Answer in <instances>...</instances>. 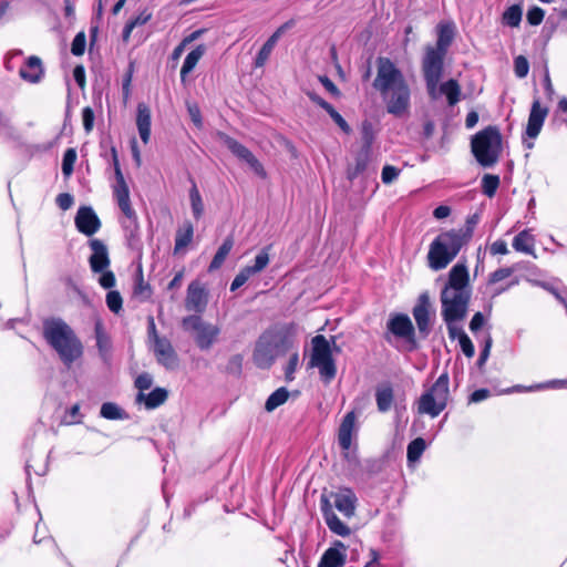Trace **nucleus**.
<instances>
[{"instance_id": "obj_22", "label": "nucleus", "mask_w": 567, "mask_h": 567, "mask_svg": "<svg viewBox=\"0 0 567 567\" xmlns=\"http://www.w3.org/2000/svg\"><path fill=\"white\" fill-rule=\"evenodd\" d=\"M444 288L471 289L470 274L465 261H458L449 271V278Z\"/></svg>"}, {"instance_id": "obj_47", "label": "nucleus", "mask_w": 567, "mask_h": 567, "mask_svg": "<svg viewBox=\"0 0 567 567\" xmlns=\"http://www.w3.org/2000/svg\"><path fill=\"white\" fill-rule=\"evenodd\" d=\"M76 161V152L74 148H68L62 158V174L70 177L73 173L74 163Z\"/></svg>"}, {"instance_id": "obj_48", "label": "nucleus", "mask_w": 567, "mask_h": 567, "mask_svg": "<svg viewBox=\"0 0 567 567\" xmlns=\"http://www.w3.org/2000/svg\"><path fill=\"white\" fill-rule=\"evenodd\" d=\"M361 137L363 141V145L361 148H367L371 151L372 143L374 141V131L373 125L369 121H364L361 126Z\"/></svg>"}, {"instance_id": "obj_54", "label": "nucleus", "mask_w": 567, "mask_h": 567, "mask_svg": "<svg viewBox=\"0 0 567 567\" xmlns=\"http://www.w3.org/2000/svg\"><path fill=\"white\" fill-rule=\"evenodd\" d=\"M514 270L512 267L498 268L489 275L488 284L493 285L511 277Z\"/></svg>"}, {"instance_id": "obj_51", "label": "nucleus", "mask_w": 567, "mask_h": 567, "mask_svg": "<svg viewBox=\"0 0 567 567\" xmlns=\"http://www.w3.org/2000/svg\"><path fill=\"white\" fill-rule=\"evenodd\" d=\"M86 38L83 31L79 32L71 44V52L75 56L83 55L85 51Z\"/></svg>"}, {"instance_id": "obj_1", "label": "nucleus", "mask_w": 567, "mask_h": 567, "mask_svg": "<svg viewBox=\"0 0 567 567\" xmlns=\"http://www.w3.org/2000/svg\"><path fill=\"white\" fill-rule=\"evenodd\" d=\"M373 87L381 94L389 114L403 117L411 104L410 86L399 68L389 59H377V76Z\"/></svg>"}, {"instance_id": "obj_21", "label": "nucleus", "mask_w": 567, "mask_h": 567, "mask_svg": "<svg viewBox=\"0 0 567 567\" xmlns=\"http://www.w3.org/2000/svg\"><path fill=\"white\" fill-rule=\"evenodd\" d=\"M347 547L340 542L336 540L321 556L318 567H343L347 561Z\"/></svg>"}, {"instance_id": "obj_14", "label": "nucleus", "mask_w": 567, "mask_h": 567, "mask_svg": "<svg viewBox=\"0 0 567 567\" xmlns=\"http://www.w3.org/2000/svg\"><path fill=\"white\" fill-rule=\"evenodd\" d=\"M152 330L154 331V353L159 364L168 370H174L178 365V357L172 343L166 338H159L155 333V326L152 321Z\"/></svg>"}, {"instance_id": "obj_37", "label": "nucleus", "mask_w": 567, "mask_h": 567, "mask_svg": "<svg viewBox=\"0 0 567 567\" xmlns=\"http://www.w3.org/2000/svg\"><path fill=\"white\" fill-rule=\"evenodd\" d=\"M375 400L378 410L380 412H386L390 410L393 402V390L391 386L378 388L375 392Z\"/></svg>"}, {"instance_id": "obj_20", "label": "nucleus", "mask_w": 567, "mask_h": 567, "mask_svg": "<svg viewBox=\"0 0 567 567\" xmlns=\"http://www.w3.org/2000/svg\"><path fill=\"white\" fill-rule=\"evenodd\" d=\"M92 255L89 258L91 270L95 274L102 272L110 267V258L105 244L100 239L90 240Z\"/></svg>"}, {"instance_id": "obj_46", "label": "nucleus", "mask_w": 567, "mask_h": 567, "mask_svg": "<svg viewBox=\"0 0 567 567\" xmlns=\"http://www.w3.org/2000/svg\"><path fill=\"white\" fill-rule=\"evenodd\" d=\"M503 21L506 25L512 28L518 27L522 21V9L519 6L514 4L507 8L503 13Z\"/></svg>"}, {"instance_id": "obj_35", "label": "nucleus", "mask_w": 567, "mask_h": 567, "mask_svg": "<svg viewBox=\"0 0 567 567\" xmlns=\"http://www.w3.org/2000/svg\"><path fill=\"white\" fill-rule=\"evenodd\" d=\"M233 246H234L233 237L228 236L227 238H225L224 243L221 244V246L218 248L217 252L215 254V256L208 267V271H215L221 267V265L224 264L228 254L233 249Z\"/></svg>"}, {"instance_id": "obj_57", "label": "nucleus", "mask_w": 567, "mask_h": 567, "mask_svg": "<svg viewBox=\"0 0 567 567\" xmlns=\"http://www.w3.org/2000/svg\"><path fill=\"white\" fill-rule=\"evenodd\" d=\"M251 169L252 172L258 175L261 178H265L267 176L266 171L262 166V164L257 159V157L251 153L249 157L245 158L244 161Z\"/></svg>"}, {"instance_id": "obj_33", "label": "nucleus", "mask_w": 567, "mask_h": 567, "mask_svg": "<svg viewBox=\"0 0 567 567\" xmlns=\"http://www.w3.org/2000/svg\"><path fill=\"white\" fill-rule=\"evenodd\" d=\"M444 94L451 106L455 105L460 101L461 87L456 80L451 79L440 86L437 85V96Z\"/></svg>"}, {"instance_id": "obj_60", "label": "nucleus", "mask_w": 567, "mask_h": 567, "mask_svg": "<svg viewBox=\"0 0 567 567\" xmlns=\"http://www.w3.org/2000/svg\"><path fill=\"white\" fill-rule=\"evenodd\" d=\"M545 11L539 7H534L527 12V21L532 25H538L543 22Z\"/></svg>"}, {"instance_id": "obj_24", "label": "nucleus", "mask_w": 567, "mask_h": 567, "mask_svg": "<svg viewBox=\"0 0 567 567\" xmlns=\"http://www.w3.org/2000/svg\"><path fill=\"white\" fill-rule=\"evenodd\" d=\"M436 34L437 40L433 49L447 53L455 38V24L453 22H440L436 27Z\"/></svg>"}, {"instance_id": "obj_28", "label": "nucleus", "mask_w": 567, "mask_h": 567, "mask_svg": "<svg viewBox=\"0 0 567 567\" xmlns=\"http://www.w3.org/2000/svg\"><path fill=\"white\" fill-rule=\"evenodd\" d=\"M205 52L206 47L204 44H199L186 55L181 69L182 83L186 82L187 75L195 69L198 61L204 56Z\"/></svg>"}, {"instance_id": "obj_56", "label": "nucleus", "mask_w": 567, "mask_h": 567, "mask_svg": "<svg viewBox=\"0 0 567 567\" xmlns=\"http://www.w3.org/2000/svg\"><path fill=\"white\" fill-rule=\"evenodd\" d=\"M400 172L401 171L399 168H396L395 166L385 165L382 168L381 179L384 184H391L399 177Z\"/></svg>"}, {"instance_id": "obj_3", "label": "nucleus", "mask_w": 567, "mask_h": 567, "mask_svg": "<svg viewBox=\"0 0 567 567\" xmlns=\"http://www.w3.org/2000/svg\"><path fill=\"white\" fill-rule=\"evenodd\" d=\"M292 347V341L280 329L264 331L255 342L252 362L262 370H268L275 363L277 357L286 353Z\"/></svg>"}, {"instance_id": "obj_6", "label": "nucleus", "mask_w": 567, "mask_h": 567, "mask_svg": "<svg viewBox=\"0 0 567 567\" xmlns=\"http://www.w3.org/2000/svg\"><path fill=\"white\" fill-rule=\"evenodd\" d=\"M450 400V378L442 373L417 400V413L436 417L446 408Z\"/></svg>"}, {"instance_id": "obj_13", "label": "nucleus", "mask_w": 567, "mask_h": 567, "mask_svg": "<svg viewBox=\"0 0 567 567\" xmlns=\"http://www.w3.org/2000/svg\"><path fill=\"white\" fill-rule=\"evenodd\" d=\"M270 246L262 248L256 256L254 265L244 267L234 278L230 290L235 291L245 285L249 278L261 272L269 264Z\"/></svg>"}, {"instance_id": "obj_15", "label": "nucleus", "mask_w": 567, "mask_h": 567, "mask_svg": "<svg viewBox=\"0 0 567 567\" xmlns=\"http://www.w3.org/2000/svg\"><path fill=\"white\" fill-rule=\"evenodd\" d=\"M330 497L333 499L334 507L347 518L354 516L358 498L354 492L348 487H341L332 492Z\"/></svg>"}, {"instance_id": "obj_18", "label": "nucleus", "mask_w": 567, "mask_h": 567, "mask_svg": "<svg viewBox=\"0 0 567 567\" xmlns=\"http://www.w3.org/2000/svg\"><path fill=\"white\" fill-rule=\"evenodd\" d=\"M207 306V292L204 286L195 280L188 285L185 307L189 311L203 312Z\"/></svg>"}, {"instance_id": "obj_11", "label": "nucleus", "mask_w": 567, "mask_h": 567, "mask_svg": "<svg viewBox=\"0 0 567 567\" xmlns=\"http://www.w3.org/2000/svg\"><path fill=\"white\" fill-rule=\"evenodd\" d=\"M391 336L404 340L409 344V350L417 348L415 329L410 317L405 313H392L390 316L384 339L391 342Z\"/></svg>"}, {"instance_id": "obj_44", "label": "nucleus", "mask_w": 567, "mask_h": 567, "mask_svg": "<svg viewBox=\"0 0 567 567\" xmlns=\"http://www.w3.org/2000/svg\"><path fill=\"white\" fill-rule=\"evenodd\" d=\"M499 186V177L497 175L485 174L482 178V192L492 198Z\"/></svg>"}, {"instance_id": "obj_43", "label": "nucleus", "mask_w": 567, "mask_h": 567, "mask_svg": "<svg viewBox=\"0 0 567 567\" xmlns=\"http://www.w3.org/2000/svg\"><path fill=\"white\" fill-rule=\"evenodd\" d=\"M19 75L29 83H35V55H30L19 69Z\"/></svg>"}, {"instance_id": "obj_19", "label": "nucleus", "mask_w": 567, "mask_h": 567, "mask_svg": "<svg viewBox=\"0 0 567 567\" xmlns=\"http://www.w3.org/2000/svg\"><path fill=\"white\" fill-rule=\"evenodd\" d=\"M321 512L327 526L332 533L342 537H347L351 534L350 527L340 520V518L333 512L329 498L323 495L321 496Z\"/></svg>"}, {"instance_id": "obj_50", "label": "nucleus", "mask_w": 567, "mask_h": 567, "mask_svg": "<svg viewBox=\"0 0 567 567\" xmlns=\"http://www.w3.org/2000/svg\"><path fill=\"white\" fill-rule=\"evenodd\" d=\"M111 158H112V164L114 167V174H115V178H116L115 186L127 185L124 179L123 173L121 171V166H120V162H118V157H117V151H116L115 146H111Z\"/></svg>"}, {"instance_id": "obj_32", "label": "nucleus", "mask_w": 567, "mask_h": 567, "mask_svg": "<svg viewBox=\"0 0 567 567\" xmlns=\"http://www.w3.org/2000/svg\"><path fill=\"white\" fill-rule=\"evenodd\" d=\"M371 151L367 148H361L360 152L355 156L354 164L348 168V178L350 181L357 178L360 174L364 173L368 168V164L370 162Z\"/></svg>"}, {"instance_id": "obj_59", "label": "nucleus", "mask_w": 567, "mask_h": 567, "mask_svg": "<svg viewBox=\"0 0 567 567\" xmlns=\"http://www.w3.org/2000/svg\"><path fill=\"white\" fill-rule=\"evenodd\" d=\"M330 116L331 118L334 121V123L344 132V133H350L351 132V128L349 126V124L346 122V120L341 116L340 113H338L336 111V109L330 105V107L326 111Z\"/></svg>"}, {"instance_id": "obj_34", "label": "nucleus", "mask_w": 567, "mask_h": 567, "mask_svg": "<svg viewBox=\"0 0 567 567\" xmlns=\"http://www.w3.org/2000/svg\"><path fill=\"white\" fill-rule=\"evenodd\" d=\"M223 144L240 161L249 157L251 152L241 143L225 133H219Z\"/></svg>"}, {"instance_id": "obj_62", "label": "nucleus", "mask_w": 567, "mask_h": 567, "mask_svg": "<svg viewBox=\"0 0 567 567\" xmlns=\"http://www.w3.org/2000/svg\"><path fill=\"white\" fill-rule=\"evenodd\" d=\"M55 203L62 210H68L73 206L74 198L69 193H61L56 196Z\"/></svg>"}, {"instance_id": "obj_9", "label": "nucleus", "mask_w": 567, "mask_h": 567, "mask_svg": "<svg viewBox=\"0 0 567 567\" xmlns=\"http://www.w3.org/2000/svg\"><path fill=\"white\" fill-rule=\"evenodd\" d=\"M445 55V52L433 49L432 45L425 47L422 59V73L427 93L433 100L437 99V85L443 74Z\"/></svg>"}, {"instance_id": "obj_26", "label": "nucleus", "mask_w": 567, "mask_h": 567, "mask_svg": "<svg viewBox=\"0 0 567 567\" xmlns=\"http://www.w3.org/2000/svg\"><path fill=\"white\" fill-rule=\"evenodd\" d=\"M136 126L144 144H147L151 137V110L145 103L137 104Z\"/></svg>"}, {"instance_id": "obj_45", "label": "nucleus", "mask_w": 567, "mask_h": 567, "mask_svg": "<svg viewBox=\"0 0 567 567\" xmlns=\"http://www.w3.org/2000/svg\"><path fill=\"white\" fill-rule=\"evenodd\" d=\"M133 293L135 297L140 298L141 301H145L152 296L151 286L144 281L142 271H140L138 276L136 277Z\"/></svg>"}, {"instance_id": "obj_38", "label": "nucleus", "mask_w": 567, "mask_h": 567, "mask_svg": "<svg viewBox=\"0 0 567 567\" xmlns=\"http://www.w3.org/2000/svg\"><path fill=\"white\" fill-rule=\"evenodd\" d=\"M513 247L517 251L532 254L534 250V239L527 230H523L515 236Z\"/></svg>"}, {"instance_id": "obj_29", "label": "nucleus", "mask_w": 567, "mask_h": 567, "mask_svg": "<svg viewBox=\"0 0 567 567\" xmlns=\"http://www.w3.org/2000/svg\"><path fill=\"white\" fill-rule=\"evenodd\" d=\"M167 391L163 388H156L148 394L140 392L136 396L137 402H144L145 408L148 410L156 409L162 405L167 399Z\"/></svg>"}, {"instance_id": "obj_4", "label": "nucleus", "mask_w": 567, "mask_h": 567, "mask_svg": "<svg viewBox=\"0 0 567 567\" xmlns=\"http://www.w3.org/2000/svg\"><path fill=\"white\" fill-rule=\"evenodd\" d=\"M464 246L456 233L452 230L441 233L430 245L427 266L434 271L446 268Z\"/></svg>"}, {"instance_id": "obj_8", "label": "nucleus", "mask_w": 567, "mask_h": 567, "mask_svg": "<svg viewBox=\"0 0 567 567\" xmlns=\"http://www.w3.org/2000/svg\"><path fill=\"white\" fill-rule=\"evenodd\" d=\"M471 295V289H442V317L446 323L456 322L466 317Z\"/></svg>"}, {"instance_id": "obj_39", "label": "nucleus", "mask_w": 567, "mask_h": 567, "mask_svg": "<svg viewBox=\"0 0 567 567\" xmlns=\"http://www.w3.org/2000/svg\"><path fill=\"white\" fill-rule=\"evenodd\" d=\"M425 447L426 443L422 437H416L413 441H411L406 449L408 462L410 464L417 462L421 458L423 452L425 451Z\"/></svg>"}, {"instance_id": "obj_17", "label": "nucleus", "mask_w": 567, "mask_h": 567, "mask_svg": "<svg viewBox=\"0 0 567 567\" xmlns=\"http://www.w3.org/2000/svg\"><path fill=\"white\" fill-rule=\"evenodd\" d=\"M412 313L415 319L419 333L421 334L422 338H426L432 329L430 301L426 295L420 296L419 302L413 308Z\"/></svg>"}, {"instance_id": "obj_64", "label": "nucleus", "mask_w": 567, "mask_h": 567, "mask_svg": "<svg viewBox=\"0 0 567 567\" xmlns=\"http://www.w3.org/2000/svg\"><path fill=\"white\" fill-rule=\"evenodd\" d=\"M153 384V378L150 373H142L135 380V386L143 392L144 390H148Z\"/></svg>"}, {"instance_id": "obj_27", "label": "nucleus", "mask_w": 567, "mask_h": 567, "mask_svg": "<svg viewBox=\"0 0 567 567\" xmlns=\"http://www.w3.org/2000/svg\"><path fill=\"white\" fill-rule=\"evenodd\" d=\"M0 137L16 146H20L25 142L24 135L13 127L2 113H0Z\"/></svg>"}, {"instance_id": "obj_31", "label": "nucleus", "mask_w": 567, "mask_h": 567, "mask_svg": "<svg viewBox=\"0 0 567 567\" xmlns=\"http://www.w3.org/2000/svg\"><path fill=\"white\" fill-rule=\"evenodd\" d=\"M194 227L190 221H185L176 231L174 254L185 249L193 240Z\"/></svg>"}, {"instance_id": "obj_36", "label": "nucleus", "mask_w": 567, "mask_h": 567, "mask_svg": "<svg viewBox=\"0 0 567 567\" xmlns=\"http://www.w3.org/2000/svg\"><path fill=\"white\" fill-rule=\"evenodd\" d=\"M480 219H481L480 214L474 213L473 215H470L466 218L464 227L458 228V229H451V230L456 233V235L458 237H461L463 243L466 245L473 237L474 229H475L476 225L480 223Z\"/></svg>"}, {"instance_id": "obj_55", "label": "nucleus", "mask_w": 567, "mask_h": 567, "mask_svg": "<svg viewBox=\"0 0 567 567\" xmlns=\"http://www.w3.org/2000/svg\"><path fill=\"white\" fill-rule=\"evenodd\" d=\"M299 365V354L298 352H293L288 361V364L285 369V377L287 381H292L295 379V372Z\"/></svg>"}, {"instance_id": "obj_63", "label": "nucleus", "mask_w": 567, "mask_h": 567, "mask_svg": "<svg viewBox=\"0 0 567 567\" xmlns=\"http://www.w3.org/2000/svg\"><path fill=\"white\" fill-rule=\"evenodd\" d=\"M101 276L99 278V284L105 288V289H111L112 287H114L115 285V276L114 274L107 269L103 270L102 272H100Z\"/></svg>"}, {"instance_id": "obj_12", "label": "nucleus", "mask_w": 567, "mask_h": 567, "mask_svg": "<svg viewBox=\"0 0 567 567\" xmlns=\"http://www.w3.org/2000/svg\"><path fill=\"white\" fill-rule=\"evenodd\" d=\"M182 326L185 330L195 333V341L202 350L209 349L219 334L217 326L204 322L198 316L184 318Z\"/></svg>"}, {"instance_id": "obj_5", "label": "nucleus", "mask_w": 567, "mask_h": 567, "mask_svg": "<svg viewBox=\"0 0 567 567\" xmlns=\"http://www.w3.org/2000/svg\"><path fill=\"white\" fill-rule=\"evenodd\" d=\"M472 153L483 167H492L502 154V134L496 126H487L476 133L471 143Z\"/></svg>"}, {"instance_id": "obj_30", "label": "nucleus", "mask_w": 567, "mask_h": 567, "mask_svg": "<svg viewBox=\"0 0 567 567\" xmlns=\"http://www.w3.org/2000/svg\"><path fill=\"white\" fill-rule=\"evenodd\" d=\"M94 333L99 353L104 361H107L112 346L111 339L109 334L105 332L103 323L101 321L95 322Z\"/></svg>"}, {"instance_id": "obj_7", "label": "nucleus", "mask_w": 567, "mask_h": 567, "mask_svg": "<svg viewBox=\"0 0 567 567\" xmlns=\"http://www.w3.org/2000/svg\"><path fill=\"white\" fill-rule=\"evenodd\" d=\"M333 348L327 338L322 334H317L311 340V355L309 365L319 369L320 377L324 382H330L334 379L337 368L332 358V350L340 352V348L336 344V338L332 337Z\"/></svg>"}, {"instance_id": "obj_42", "label": "nucleus", "mask_w": 567, "mask_h": 567, "mask_svg": "<svg viewBox=\"0 0 567 567\" xmlns=\"http://www.w3.org/2000/svg\"><path fill=\"white\" fill-rule=\"evenodd\" d=\"M189 199H190V207L193 215L195 219H199L204 213V204L200 196V193L196 186V184L193 182V186L189 190Z\"/></svg>"}, {"instance_id": "obj_40", "label": "nucleus", "mask_w": 567, "mask_h": 567, "mask_svg": "<svg viewBox=\"0 0 567 567\" xmlns=\"http://www.w3.org/2000/svg\"><path fill=\"white\" fill-rule=\"evenodd\" d=\"M289 398V392L286 388H279L275 392H272L265 403V409L268 412L276 410L278 406L282 405Z\"/></svg>"}, {"instance_id": "obj_49", "label": "nucleus", "mask_w": 567, "mask_h": 567, "mask_svg": "<svg viewBox=\"0 0 567 567\" xmlns=\"http://www.w3.org/2000/svg\"><path fill=\"white\" fill-rule=\"evenodd\" d=\"M243 362L244 357L241 354L231 355L227 362L226 372L228 374L239 377L243 372Z\"/></svg>"}, {"instance_id": "obj_16", "label": "nucleus", "mask_w": 567, "mask_h": 567, "mask_svg": "<svg viewBox=\"0 0 567 567\" xmlns=\"http://www.w3.org/2000/svg\"><path fill=\"white\" fill-rule=\"evenodd\" d=\"M74 223L78 230L86 236L94 235L101 227V221L97 215L90 206H82L79 208Z\"/></svg>"}, {"instance_id": "obj_2", "label": "nucleus", "mask_w": 567, "mask_h": 567, "mask_svg": "<svg viewBox=\"0 0 567 567\" xmlns=\"http://www.w3.org/2000/svg\"><path fill=\"white\" fill-rule=\"evenodd\" d=\"M42 334L66 368H71L75 361L82 358L84 351L82 341L62 319H45Z\"/></svg>"}, {"instance_id": "obj_10", "label": "nucleus", "mask_w": 567, "mask_h": 567, "mask_svg": "<svg viewBox=\"0 0 567 567\" xmlns=\"http://www.w3.org/2000/svg\"><path fill=\"white\" fill-rule=\"evenodd\" d=\"M113 194L121 212L125 216L122 224L126 233V237L130 245H133V243L138 239L140 226L136 213L131 205L128 186H114Z\"/></svg>"}, {"instance_id": "obj_23", "label": "nucleus", "mask_w": 567, "mask_h": 567, "mask_svg": "<svg viewBox=\"0 0 567 567\" xmlns=\"http://www.w3.org/2000/svg\"><path fill=\"white\" fill-rule=\"evenodd\" d=\"M547 113L548 110L546 107H542L538 100L533 102L526 126V135L528 137H537L543 127Z\"/></svg>"}, {"instance_id": "obj_52", "label": "nucleus", "mask_w": 567, "mask_h": 567, "mask_svg": "<svg viewBox=\"0 0 567 567\" xmlns=\"http://www.w3.org/2000/svg\"><path fill=\"white\" fill-rule=\"evenodd\" d=\"M122 302L123 300L120 292L114 290L107 292L106 305L112 312L118 313L122 309Z\"/></svg>"}, {"instance_id": "obj_61", "label": "nucleus", "mask_w": 567, "mask_h": 567, "mask_svg": "<svg viewBox=\"0 0 567 567\" xmlns=\"http://www.w3.org/2000/svg\"><path fill=\"white\" fill-rule=\"evenodd\" d=\"M94 118V112L90 106H86L82 110L83 127L86 133H90L93 130Z\"/></svg>"}, {"instance_id": "obj_58", "label": "nucleus", "mask_w": 567, "mask_h": 567, "mask_svg": "<svg viewBox=\"0 0 567 567\" xmlns=\"http://www.w3.org/2000/svg\"><path fill=\"white\" fill-rule=\"evenodd\" d=\"M458 342H460L463 353L467 358H472L475 353V349H474V346H473L471 339L464 331H460V341Z\"/></svg>"}, {"instance_id": "obj_53", "label": "nucleus", "mask_w": 567, "mask_h": 567, "mask_svg": "<svg viewBox=\"0 0 567 567\" xmlns=\"http://www.w3.org/2000/svg\"><path fill=\"white\" fill-rule=\"evenodd\" d=\"M514 71L516 76L523 79L528 74L529 63L527 59L523 55H518L514 60Z\"/></svg>"}, {"instance_id": "obj_41", "label": "nucleus", "mask_w": 567, "mask_h": 567, "mask_svg": "<svg viewBox=\"0 0 567 567\" xmlns=\"http://www.w3.org/2000/svg\"><path fill=\"white\" fill-rule=\"evenodd\" d=\"M100 415L107 420H123L127 414L116 403L105 402L102 404Z\"/></svg>"}, {"instance_id": "obj_25", "label": "nucleus", "mask_w": 567, "mask_h": 567, "mask_svg": "<svg viewBox=\"0 0 567 567\" xmlns=\"http://www.w3.org/2000/svg\"><path fill=\"white\" fill-rule=\"evenodd\" d=\"M355 426V414L353 411L346 414L338 433V442L342 450H349L351 446L352 433Z\"/></svg>"}]
</instances>
